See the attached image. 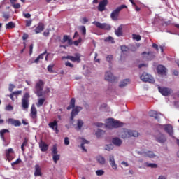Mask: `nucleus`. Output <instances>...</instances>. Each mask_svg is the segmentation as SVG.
<instances>
[{"mask_svg": "<svg viewBox=\"0 0 179 179\" xmlns=\"http://www.w3.org/2000/svg\"><path fill=\"white\" fill-rule=\"evenodd\" d=\"M44 89V81L39 80L35 85L34 93L38 97H43V90Z\"/></svg>", "mask_w": 179, "mask_h": 179, "instance_id": "nucleus-1", "label": "nucleus"}, {"mask_svg": "<svg viewBox=\"0 0 179 179\" xmlns=\"http://www.w3.org/2000/svg\"><path fill=\"white\" fill-rule=\"evenodd\" d=\"M131 136H134V138H136L139 136V133L136 131H131L129 129H124L121 132V138L122 139H127V138H131Z\"/></svg>", "mask_w": 179, "mask_h": 179, "instance_id": "nucleus-2", "label": "nucleus"}, {"mask_svg": "<svg viewBox=\"0 0 179 179\" xmlns=\"http://www.w3.org/2000/svg\"><path fill=\"white\" fill-rule=\"evenodd\" d=\"M29 99H30V94L26 92L22 99V107L23 110H27V108H29Z\"/></svg>", "mask_w": 179, "mask_h": 179, "instance_id": "nucleus-3", "label": "nucleus"}, {"mask_svg": "<svg viewBox=\"0 0 179 179\" xmlns=\"http://www.w3.org/2000/svg\"><path fill=\"white\" fill-rule=\"evenodd\" d=\"M122 122L118 120H114V119H109L106 127H111V128H120V127H122Z\"/></svg>", "mask_w": 179, "mask_h": 179, "instance_id": "nucleus-4", "label": "nucleus"}, {"mask_svg": "<svg viewBox=\"0 0 179 179\" xmlns=\"http://www.w3.org/2000/svg\"><path fill=\"white\" fill-rule=\"evenodd\" d=\"M140 79L143 82H148V83H155V78L152 77L151 75L148 74V73L144 72L143 74L141 76Z\"/></svg>", "mask_w": 179, "mask_h": 179, "instance_id": "nucleus-5", "label": "nucleus"}, {"mask_svg": "<svg viewBox=\"0 0 179 179\" xmlns=\"http://www.w3.org/2000/svg\"><path fill=\"white\" fill-rule=\"evenodd\" d=\"M92 24H94L98 29H101V30H111V26L106 23H100L97 21H94Z\"/></svg>", "mask_w": 179, "mask_h": 179, "instance_id": "nucleus-6", "label": "nucleus"}, {"mask_svg": "<svg viewBox=\"0 0 179 179\" xmlns=\"http://www.w3.org/2000/svg\"><path fill=\"white\" fill-rule=\"evenodd\" d=\"M74 55H75V57L68 55L66 57H63V59L64 58V59H69L70 61H72V62H78V64L80 63V61H81L80 54V53H75Z\"/></svg>", "mask_w": 179, "mask_h": 179, "instance_id": "nucleus-7", "label": "nucleus"}, {"mask_svg": "<svg viewBox=\"0 0 179 179\" xmlns=\"http://www.w3.org/2000/svg\"><path fill=\"white\" fill-rule=\"evenodd\" d=\"M158 90L159 92V93H161V94H162V96H170V94H171V93H173V90L170 89V88H167V87H158Z\"/></svg>", "mask_w": 179, "mask_h": 179, "instance_id": "nucleus-8", "label": "nucleus"}, {"mask_svg": "<svg viewBox=\"0 0 179 179\" xmlns=\"http://www.w3.org/2000/svg\"><path fill=\"white\" fill-rule=\"evenodd\" d=\"M157 72L158 75H160L162 77L167 76V69L163 65L157 66Z\"/></svg>", "mask_w": 179, "mask_h": 179, "instance_id": "nucleus-9", "label": "nucleus"}, {"mask_svg": "<svg viewBox=\"0 0 179 179\" xmlns=\"http://www.w3.org/2000/svg\"><path fill=\"white\" fill-rule=\"evenodd\" d=\"M80 111H82V107L80 106H76V108H73L71 113V121H73V119L75 117H76V115H78V114H79Z\"/></svg>", "mask_w": 179, "mask_h": 179, "instance_id": "nucleus-10", "label": "nucleus"}, {"mask_svg": "<svg viewBox=\"0 0 179 179\" xmlns=\"http://www.w3.org/2000/svg\"><path fill=\"white\" fill-rule=\"evenodd\" d=\"M105 80H108V82H110V83H114V82L117 80V78L113 76V73L107 71L105 74Z\"/></svg>", "mask_w": 179, "mask_h": 179, "instance_id": "nucleus-11", "label": "nucleus"}, {"mask_svg": "<svg viewBox=\"0 0 179 179\" xmlns=\"http://www.w3.org/2000/svg\"><path fill=\"white\" fill-rule=\"evenodd\" d=\"M155 139L159 143H164L167 141L166 136L160 132H157V135H155Z\"/></svg>", "mask_w": 179, "mask_h": 179, "instance_id": "nucleus-12", "label": "nucleus"}, {"mask_svg": "<svg viewBox=\"0 0 179 179\" xmlns=\"http://www.w3.org/2000/svg\"><path fill=\"white\" fill-rule=\"evenodd\" d=\"M108 5V0H102L99 2L98 6V10L99 12H104L106 10V6Z\"/></svg>", "mask_w": 179, "mask_h": 179, "instance_id": "nucleus-13", "label": "nucleus"}, {"mask_svg": "<svg viewBox=\"0 0 179 179\" xmlns=\"http://www.w3.org/2000/svg\"><path fill=\"white\" fill-rule=\"evenodd\" d=\"M49 128L53 129L55 131V134H59V130L58 129V121L54 120L48 124Z\"/></svg>", "mask_w": 179, "mask_h": 179, "instance_id": "nucleus-14", "label": "nucleus"}, {"mask_svg": "<svg viewBox=\"0 0 179 179\" xmlns=\"http://www.w3.org/2000/svg\"><path fill=\"white\" fill-rule=\"evenodd\" d=\"M7 122L10 125H13V127H20V125H22V122L20 120L13 118L8 119Z\"/></svg>", "mask_w": 179, "mask_h": 179, "instance_id": "nucleus-15", "label": "nucleus"}, {"mask_svg": "<svg viewBox=\"0 0 179 179\" xmlns=\"http://www.w3.org/2000/svg\"><path fill=\"white\" fill-rule=\"evenodd\" d=\"M142 55H143V57L145 58V59H148V61H152V59H154L155 57L153 52H143Z\"/></svg>", "mask_w": 179, "mask_h": 179, "instance_id": "nucleus-16", "label": "nucleus"}, {"mask_svg": "<svg viewBox=\"0 0 179 179\" xmlns=\"http://www.w3.org/2000/svg\"><path fill=\"white\" fill-rule=\"evenodd\" d=\"M30 117L32 118V120L37 119V108H36L34 104H32L31 107Z\"/></svg>", "mask_w": 179, "mask_h": 179, "instance_id": "nucleus-17", "label": "nucleus"}, {"mask_svg": "<svg viewBox=\"0 0 179 179\" xmlns=\"http://www.w3.org/2000/svg\"><path fill=\"white\" fill-rule=\"evenodd\" d=\"M34 176L35 177H41L43 176V173L41 172V167L38 164H36L34 166Z\"/></svg>", "mask_w": 179, "mask_h": 179, "instance_id": "nucleus-18", "label": "nucleus"}, {"mask_svg": "<svg viewBox=\"0 0 179 179\" xmlns=\"http://www.w3.org/2000/svg\"><path fill=\"white\" fill-rule=\"evenodd\" d=\"M44 29H45L44 23L39 22L38 24V26L35 29L34 31H35L36 34H38L41 33L42 31H43Z\"/></svg>", "mask_w": 179, "mask_h": 179, "instance_id": "nucleus-19", "label": "nucleus"}, {"mask_svg": "<svg viewBox=\"0 0 179 179\" xmlns=\"http://www.w3.org/2000/svg\"><path fill=\"white\" fill-rule=\"evenodd\" d=\"M118 16H120V9L116 8L110 14V17L112 20H118Z\"/></svg>", "mask_w": 179, "mask_h": 179, "instance_id": "nucleus-20", "label": "nucleus"}, {"mask_svg": "<svg viewBox=\"0 0 179 179\" xmlns=\"http://www.w3.org/2000/svg\"><path fill=\"white\" fill-rule=\"evenodd\" d=\"M164 131H166L170 136H173V126L171 124H166L164 125Z\"/></svg>", "mask_w": 179, "mask_h": 179, "instance_id": "nucleus-21", "label": "nucleus"}, {"mask_svg": "<svg viewBox=\"0 0 179 179\" xmlns=\"http://www.w3.org/2000/svg\"><path fill=\"white\" fill-rule=\"evenodd\" d=\"M109 162L112 169H113V170H117V164H115V159H114V156L110 155Z\"/></svg>", "mask_w": 179, "mask_h": 179, "instance_id": "nucleus-22", "label": "nucleus"}, {"mask_svg": "<svg viewBox=\"0 0 179 179\" xmlns=\"http://www.w3.org/2000/svg\"><path fill=\"white\" fill-rule=\"evenodd\" d=\"M150 117L155 118V120H159V115H162V113L156 112V110H151L149 112Z\"/></svg>", "mask_w": 179, "mask_h": 179, "instance_id": "nucleus-23", "label": "nucleus"}, {"mask_svg": "<svg viewBox=\"0 0 179 179\" xmlns=\"http://www.w3.org/2000/svg\"><path fill=\"white\" fill-rule=\"evenodd\" d=\"M5 134H9V130L6 129H3L1 130H0V137L1 139L5 142L6 139H5Z\"/></svg>", "mask_w": 179, "mask_h": 179, "instance_id": "nucleus-24", "label": "nucleus"}, {"mask_svg": "<svg viewBox=\"0 0 179 179\" xmlns=\"http://www.w3.org/2000/svg\"><path fill=\"white\" fill-rule=\"evenodd\" d=\"M39 148H40L41 152H47V150H48V145H47L44 142H41L39 144Z\"/></svg>", "mask_w": 179, "mask_h": 179, "instance_id": "nucleus-25", "label": "nucleus"}, {"mask_svg": "<svg viewBox=\"0 0 179 179\" xmlns=\"http://www.w3.org/2000/svg\"><path fill=\"white\" fill-rule=\"evenodd\" d=\"M112 143H113V145H115V146H121L122 141H121V139H120L119 138H114L112 140Z\"/></svg>", "mask_w": 179, "mask_h": 179, "instance_id": "nucleus-26", "label": "nucleus"}, {"mask_svg": "<svg viewBox=\"0 0 179 179\" xmlns=\"http://www.w3.org/2000/svg\"><path fill=\"white\" fill-rule=\"evenodd\" d=\"M90 142L89 141L85 139V138H83V141L81 143V149H83V150L84 152H87V150H86V148H85V145H89Z\"/></svg>", "mask_w": 179, "mask_h": 179, "instance_id": "nucleus-27", "label": "nucleus"}, {"mask_svg": "<svg viewBox=\"0 0 179 179\" xmlns=\"http://www.w3.org/2000/svg\"><path fill=\"white\" fill-rule=\"evenodd\" d=\"M144 156L145 157H150V159H153L154 157H156V155L152 151L144 152Z\"/></svg>", "mask_w": 179, "mask_h": 179, "instance_id": "nucleus-28", "label": "nucleus"}, {"mask_svg": "<svg viewBox=\"0 0 179 179\" xmlns=\"http://www.w3.org/2000/svg\"><path fill=\"white\" fill-rule=\"evenodd\" d=\"M115 34L117 36V37L122 36V25H120L118 27L117 30L115 31Z\"/></svg>", "mask_w": 179, "mask_h": 179, "instance_id": "nucleus-29", "label": "nucleus"}, {"mask_svg": "<svg viewBox=\"0 0 179 179\" xmlns=\"http://www.w3.org/2000/svg\"><path fill=\"white\" fill-rule=\"evenodd\" d=\"M75 98H72L70 101V105L67 107V110H71V108H75Z\"/></svg>", "mask_w": 179, "mask_h": 179, "instance_id": "nucleus-30", "label": "nucleus"}, {"mask_svg": "<svg viewBox=\"0 0 179 179\" xmlns=\"http://www.w3.org/2000/svg\"><path fill=\"white\" fill-rule=\"evenodd\" d=\"M29 143V140L27 139V138H24V141L21 145V150L22 152H24L25 149H24V146H27Z\"/></svg>", "mask_w": 179, "mask_h": 179, "instance_id": "nucleus-31", "label": "nucleus"}, {"mask_svg": "<svg viewBox=\"0 0 179 179\" xmlns=\"http://www.w3.org/2000/svg\"><path fill=\"white\" fill-rule=\"evenodd\" d=\"M82 127H83V121L82 120H77V131H80V129H82Z\"/></svg>", "mask_w": 179, "mask_h": 179, "instance_id": "nucleus-32", "label": "nucleus"}, {"mask_svg": "<svg viewBox=\"0 0 179 179\" xmlns=\"http://www.w3.org/2000/svg\"><path fill=\"white\" fill-rule=\"evenodd\" d=\"M96 160L100 164H106V159L103 157L99 156L97 157Z\"/></svg>", "mask_w": 179, "mask_h": 179, "instance_id": "nucleus-33", "label": "nucleus"}, {"mask_svg": "<svg viewBox=\"0 0 179 179\" xmlns=\"http://www.w3.org/2000/svg\"><path fill=\"white\" fill-rule=\"evenodd\" d=\"M15 23H13V22H10L6 24V29L8 30L10 29H15Z\"/></svg>", "mask_w": 179, "mask_h": 179, "instance_id": "nucleus-34", "label": "nucleus"}, {"mask_svg": "<svg viewBox=\"0 0 179 179\" xmlns=\"http://www.w3.org/2000/svg\"><path fill=\"white\" fill-rule=\"evenodd\" d=\"M128 83H129V79H125L120 83L119 86L120 87H125Z\"/></svg>", "mask_w": 179, "mask_h": 179, "instance_id": "nucleus-35", "label": "nucleus"}, {"mask_svg": "<svg viewBox=\"0 0 179 179\" xmlns=\"http://www.w3.org/2000/svg\"><path fill=\"white\" fill-rule=\"evenodd\" d=\"M52 159H53L54 163H57L58 160H59V159H61V155H59V154L53 155Z\"/></svg>", "mask_w": 179, "mask_h": 179, "instance_id": "nucleus-36", "label": "nucleus"}, {"mask_svg": "<svg viewBox=\"0 0 179 179\" xmlns=\"http://www.w3.org/2000/svg\"><path fill=\"white\" fill-rule=\"evenodd\" d=\"M44 101H45V99L40 98L38 100V103H36L37 107H41V106H43V104H44Z\"/></svg>", "mask_w": 179, "mask_h": 179, "instance_id": "nucleus-37", "label": "nucleus"}, {"mask_svg": "<svg viewBox=\"0 0 179 179\" xmlns=\"http://www.w3.org/2000/svg\"><path fill=\"white\" fill-rule=\"evenodd\" d=\"M105 41H106L107 43H111V44H114L115 43V41H114V38L111 36L106 38Z\"/></svg>", "mask_w": 179, "mask_h": 179, "instance_id": "nucleus-38", "label": "nucleus"}, {"mask_svg": "<svg viewBox=\"0 0 179 179\" xmlns=\"http://www.w3.org/2000/svg\"><path fill=\"white\" fill-rule=\"evenodd\" d=\"M104 131L101 130V129H98L96 131V132L95 133V135L96 136V138H101V135H103L104 134Z\"/></svg>", "mask_w": 179, "mask_h": 179, "instance_id": "nucleus-39", "label": "nucleus"}, {"mask_svg": "<svg viewBox=\"0 0 179 179\" xmlns=\"http://www.w3.org/2000/svg\"><path fill=\"white\" fill-rule=\"evenodd\" d=\"M52 155L54 156V155H58V149L57 148V145H53L52 148Z\"/></svg>", "mask_w": 179, "mask_h": 179, "instance_id": "nucleus-40", "label": "nucleus"}, {"mask_svg": "<svg viewBox=\"0 0 179 179\" xmlns=\"http://www.w3.org/2000/svg\"><path fill=\"white\" fill-rule=\"evenodd\" d=\"M3 17L5 20H9V17H10V15L9 13L3 12Z\"/></svg>", "mask_w": 179, "mask_h": 179, "instance_id": "nucleus-41", "label": "nucleus"}, {"mask_svg": "<svg viewBox=\"0 0 179 179\" xmlns=\"http://www.w3.org/2000/svg\"><path fill=\"white\" fill-rule=\"evenodd\" d=\"M147 167H150L151 169H156L157 168V164L153 163H147Z\"/></svg>", "mask_w": 179, "mask_h": 179, "instance_id": "nucleus-42", "label": "nucleus"}, {"mask_svg": "<svg viewBox=\"0 0 179 179\" xmlns=\"http://www.w3.org/2000/svg\"><path fill=\"white\" fill-rule=\"evenodd\" d=\"M105 149L106 150L110 152V150H113V149H114V145H113L112 144L106 145Z\"/></svg>", "mask_w": 179, "mask_h": 179, "instance_id": "nucleus-43", "label": "nucleus"}, {"mask_svg": "<svg viewBox=\"0 0 179 179\" xmlns=\"http://www.w3.org/2000/svg\"><path fill=\"white\" fill-rule=\"evenodd\" d=\"M69 38H71V36H69V35H64L63 36L62 43H66V41H68Z\"/></svg>", "mask_w": 179, "mask_h": 179, "instance_id": "nucleus-44", "label": "nucleus"}, {"mask_svg": "<svg viewBox=\"0 0 179 179\" xmlns=\"http://www.w3.org/2000/svg\"><path fill=\"white\" fill-rule=\"evenodd\" d=\"M6 111H12L13 110V106L12 105L8 104L7 106L5 108Z\"/></svg>", "mask_w": 179, "mask_h": 179, "instance_id": "nucleus-45", "label": "nucleus"}, {"mask_svg": "<svg viewBox=\"0 0 179 179\" xmlns=\"http://www.w3.org/2000/svg\"><path fill=\"white\" fill-rule=\"evenodd\" d=\"M20 162H22V159H20V158H18V159H17L16 161L11 163V166L13 167V166H16V164H19V163H20Z\"/></svg>", "mask_w": 179, "mask_h": 179, "instance_id": "nucleus-46", "label": "nucleus"}, {"mask_svg": "<svg viewBox=\"0 0 179 179\" xmlns=\"http://www.w3.org/2000/svg\"><path fill=\"white\" fill-rule=\"evenodd\" d=\"M31 23H33V20H26V27H30L31 26Z\"/></svg>", "mask_w": 179, "mask_h": 179, "instance_id": "nucleus-47", "label": "nucleus"}, {"mask_svg": "<svg viewBox=\"0 0 179 179\" xmlns=\"http://www.w3.org/2000/svg\"><path fill=\"white\" fill-rule=\"evenodd\" d=\"M134 40H136V41H141V36L140 35L133 34Z\"/></svg>", "mask_w": 179, "mask_h": 179, "instance_id": "nucleus-48", "label": "nucleus"}, {"mask_svg": "<svg viewBox=\"0 0 179 179\" xmlns=\"http://www.w3.org/2000/svg\"><path fill=\"white\" fill-rule=\"evenodd\" d=\"M80 30L82 31L83 36H86V27L85 26H82L80 27Z\"/></svg>", "mask_w": 179, "mask_h": 179, "instance_id": "nucleus-49", "label": "nucleus"}, {"mask_svg": "<svg viewBox=\"0 0 179 179\" xmlns=\"http://www.w3.org/2000/svg\"><path fill=\"white\" fill-rule=\"evenodd\" d=\"M82 43V38H79L78 40L75 41L73 42V44H74V45H76V47H78V45H79V43Z\"/></svg>", "mask_w": 179, "mask_h": 179, "instance_id": "nucleus-50", "label": "nucleus"}, {"mask_svg": "<svg viewBox=\"0 0 179 179\" xmlns=\"http://www.w3.org/2000/svg\"><path fill=\"white\" fill-rule=\"evenodd\" d=\"M96 176H103L104 174V171L103 170H97L96 171Z\"/></svg>", "mask_w": 179, "mask_h": 179, "instance_id": "nucleus-51", "label": "nucleus"}, {"mask_svg": "<svg viewBox=\"0 0 179 179\" xmlns=\"http://www.w3.org/2000/svg\"><path fill=\"white\" fill-rule=\"evenodd\" d=\"M13 8L14 9H20V3H15L14 4L12 5Z\"/></svg>", "mask_w": 179, "mask_h": 179, "instance_id": "nucleus-52", "label": "nucleus"}, {"mask_svg": "<svg viewBox=\"0 0 179 179\" xmlns=\"http://www.w3.org/2000/svg\"><path fill=\"white\" fill-rule=\"evenodd\" d=\"M13 94H14V96H15L16 97H17V96H19V94H22V91H15L13 92Z\"/></svg>", "mask_w": 179, "mask_h": 179, "instance_id": "nucleus-53", "label": "nucleus"}, {"mask_svg": "<svg viewBox=\"0 0 179 179\" xmlns=\"http://www.w3.org/2000/svg\"><path fill=\"white\" fill-rule=\"evenodd\" d=\"M106 61L108 62H111V61H113V55H108L106 57Z\"/></svg>", "mask_w": 179, "mask_h": 179, "instance_id": "nucleus-54", "label": "nucleus"}, {"mask_svg": "<svg viewBox=\"0 0 179 179\" xmlns=\"http://www.w3.org/2000/svg\"><path fill=\"white\" fill-rule=\"evenodd\" d=\"M43 36L45 37H48L50 36V29H47L43 32Z\"/></svg>", "mask_w": 179, "mask_h": 179, "instance_id": "nucleus-55", "label": "nucleus"}, {"mask_svg": "<svg viewBox=\"0 0 179 179\" xmlns=\"http://www.w3.org/2000/svg\"><path fill=\"white\" fill-rule=\"evenodd\" d=\"M15 87V85L13 84H10L9 85V87H8V90L9 92H13V88Z\"/></svg>", "mask_w": 179, "mask_h": 179, "instance_id": "nucleus-56", "label": "nucleus"}, {"mask_svg": "<svg viewBox=\"0 0 179 179\" xmlns=\"http://www.w3.org/2000/svg\"><path fill=\"white\" fill-rule=\"evenodd\" d=\"M64 145L66 146H68V145H69V138L68 137L64 138Z\"/></svg>", "mask_w": 179, "mask_h": 179, "instance_id": "nucleus-57", "label": "nucleus"}, {"mask_svg": "<svg viewBox=\"0 0 179 179\" xmlns=\"http://www.w3.org/2000/svg\"><path fill=\"white\" fill-rule=\"evenodd\" d=\"M129 50L128 47L126 45H122L121 46V50L123 52H127Z\"/></svg>", "mask_w": 179, "mask_h": 179, "instance_id": "nucleus-58", "label": "nucleus"}, {"mask_svg": "<svg viewBox=\"0 0 179 179\" xmlns=\"http://www.w3.org/2000/svg\"><path fill=\"white\" fill-rule=\"evenodd\" d=\"M27 38H29V34L24 33L23 34V36H22V40L26 41L27 40Z\"/></svg>", "mask_w": 179, "mask_h": 179, "instance_id": "nucleus-59", "label": "nucleus"}, {"mask_svg": "<svg viewBox=\"0 0 179 179\" xmlns=\"http://www.w3.org/2000/svg\"><path fill=\"white\" fill-rule=\"evenodd\" d=\"M52 68H54V64H50L48 66V72H52Z\"/></svg>", "mask_w": 179, "mask_h": 179, "instance_id": "nucleus-60", "label": "nucleus"}, {"mask_svg": "<svg viewBox=\"0 0 179 179\" xmlns=\"http://www.w3.org/2000/svg\"><path fill=\"white\" fill-rule=\"evenodd\" d=\"M65 65H66V66H69V68H73V64H72L69 62H66Z\"/></svg>", "mask_w": 179, "mask_h": 179, "instance_id": "nucleus-61", "label": "nucleus"}, {"mask_svg": "<svg viewBox=\"0 0 179 179\" xmlns=\"http://www.w3.org/2000/svg\"><path fill=\"white\" fill-rule=\"evenodd\" d=\"M34 45L31 44L29 46V55H31L33 54V47Z\"/></svg>", "mask_w": 179, "mask_h": 179, "instance_id": "nucleus-62", "label": "nucleus"}, {"mask_svg": "<svg viewBox=\"0 0 179 179\" xmlns=\"http://www.w3.org/2000/svg\"><path fill=\"white\" fill-rule=\"evenodd\" d=\"M152 48H155L156 50V51H157V52H159V45L157 44L153 43Z\"/></svg>", "mask_w": 179, "mask_h": 179, "instance_id": "nucleus-63", "label": "nucleus"}, {"mask_svg": "<svg viewBox=\"0 0 179 179\" xmlns=\"http://www.w3.org/2000/svg\"><path fill=\"white\" fill-rule=\"evenodd\" d=\"M68 45H72L73 44V41H72V38H69V39L67 41Z\"/></svg>", "mask_w": 179, "mask_h": 179, "instance_id": "nucleus-64", "label": "nucleus"}]
</instances>
